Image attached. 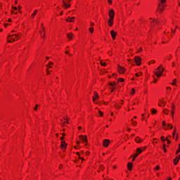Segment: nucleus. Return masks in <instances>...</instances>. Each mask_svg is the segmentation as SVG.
<instances>
[{"instance_id": "nucleus-51", "label": "nucleus", "mask_w": 180, "mask_h": 180, "mask_svg": "<svg viewBox=\"0 0 180 180\" xmlns=\"http://www.w3.org/2000/svg\"><path fill=\"white\" fill-rule=\"evenodd\" d=\"M141 51H143V48L140 47L138 50V53H141Z\"/></svg>"}, {"instance_id": "nucleus-6", "label": "nucleus", "mask_w": 180, "mask_h": 180, "mask_svg": "<svg viewBox=\"0 0 180 180\" xmlns=\"http://www.w3.org/2000/svg\"><path fill=\"white\" fill-rule=\"evenodd\" d=\"M134 61L136 65H141V58H140L139 56H135Z\"/></svg>"}, {"instance_id": "nucleus-7", "label": "nucleus", "mask_w": 180, "mask_h": 180, "mask_svg": "<svg viewBox=\"0 0 180 180\" xmlns=\"http://www.w3.org/2000/svg\"><path fill=\"white\" fill-rule=\"evenodd\" d=\"M146 148H147V146L138 148L136 149V154H138V155H140V154H141L143 151H145Z\"/></svg>"}, {"instance_id": "nucleus-9", "label": "nucleus", "mask_w": 180, "mask_h": 180, "mask_svg": "<svg viewBox=\"0 0 180 180\" xmlns=\"http://www.w3.org/2000/svg\"><path fill=\"white\" fill-rule=\"evenodd\" d=\"M109 19H115V11L113 9H110L108 12Z\"/></svg>"}, {"instance_id": "nucleus-31", "label": "nucleus", "mask_w": 180, "mask_h": 180, "mask_svg": "<svg viewBox=\"0 0 180 180\" xmlns=\"http://www.w3.org/2000/svg\"><path fill=\"white\" fill-rule=\"evenodd\" d=\"M167 123L165 122V121H163L162 122V127H164L165 130H168V127H166Z\"/></svg>"}, {"instance_id": "nucleus-54", "label": "nucleus", "mask_w": 180, "mask_h": 180, "mask_svg": "<svg viewBox=\"0 0 180 180\" xmlns=\"http://www.w3.org/2000/svg\"><path fill=\"white\" fill-rule=\"evenodd\" d=\"M166 140L167 141V144H171V141L169 140H168V138H166Z\"/></svg>"}, {"instance_id": "nucleus-33", "label": "nucleus", "mask_w": 180, "mask_h": 180, "mask_svg": "<svg viewBox=\"0 0 180 180\" xmlns=\"http://www.w3.org/2000/svg\"><path fill=\"white\" fill-rule=\"evenodd\" d=\"M148 65H151V64H155V60H152L148 63Z\"/></svg>"}, {"instance_id": "nucleus-5", "label": "nucleus", "mask_w": 180, "mask_h": 180, "mask_svg": "<svg viewBox=\"0 0 180 180\" xmlns=\"http://www.w3.org/2000/svg\"><path fill=\"white\" fill-rule=\"evenodd\" d=\"M71 2V0H63V7L65 8V9H68L71 5L69 4Z\"/></svg>"}, {"instance_id": "nucleus-43", "label": "nucleus", "mask_w": 180, "mask_h": 180, "mask_svg": "<svg viewBox=\"0 0 180 180\" xmlns=\"http://www.w3.org/2000/svg\"><path fill=\"white\" fill-rule=\"evenodd\" d=\"M118 82H124V79H123V78H119V79H118Z\"/></svg>"}, {"instance_id": "nucleus-58", "label": "nucleus", "mask_w": 180, "mask_h": 180, "mask_svg": "<svg viewBox=\"0 0 180 180\" xmlns=\"http://www.w3.org/2000/svg\"><path fill=\"white\" fill-rule=\"evenodd\" d=\"M62 168H63V165H59V169H62Z\"/></svg>"}, {"instance_id": "nucleus-40", "label": "nucleus", "mask_w": 180, "mask_h": 180, "mask_svg": "<svg viewBox=\"0 0 180 180\" xmlns=\"http://www.w3.org/2000/svg\"><path fill=\"white\" fill-rule=\"evenodd\" d=\"M179 153H180V143L179 144V148L176 151V154H179Z\"/></svg>"}, {"instance_id": "nucleus-44", "label": "nucleus", "mask_w": 180, "mask_h": 180, "mask_svg": "<svg viewBox=\"0 0 180 180\" xmlns=\"http://www.w3.org/2000/svg\"><path fill=\"white\" fill-rule=\"evenodd\" d=\"M160 140H161V141L165 142L167 140V139H165L164 136H161Z\"/></svg>"}, {"instance_id": "nucleus-59", "label": "nucleus", "mask_w": 180, "mask_h": 180, "mask_svg": "<svg viewBox=\"0 0 180 180\" xmlns=\"http://www.w3.org/2000/svg\"><path fill=\"white\" fill-rule=\"evenodd\" d=\"M127 131H131V129H130L129 127H127Z\"/></svg>"}, {"instance_id": "nucleus-49", "label": "nucleus", "mask_w": 180, "mask_h": 180, "mask_svg": "<svg viewBox=\"0 0 180 180\" xmlns=\"http://www.w3.org/2000/svg\"><path fill=\"white\" fill-rule=\"evenodd\" d=\"M98 113H99L100 116H101V117L103 116V112L102 111L98 110Z\"/></svg>"}, {"instance_id": "nucleus-14", "label": "nucleus", "mask_w": 180, "mask_h": 180, "mask_svg": "<svg viewBox=\"0 0 180 180\" xmlns=\"http://www.w3.org/2000/svg\"><path fill=\"white\" fill-rule=\"evenodd\" d=\"M110 34L112 36V40H116V36H117V32H115V30H111Z\"/></svg>"}, {"instance_id": "nucleus-8", "label": "nucleus", "mask_w": 180, "mask_h": 180, "mask_svg": "<svg viewBox=\"0 0 180 180\" xmlns=\"http://www.w3.org/2000/svg\"><path fill=\"white\" fill-rule=\"evenodd\" d=\"M165 34L166 35L165 39L167 40V41H169V39H171V37H172V34H169V31H165Z\"/></svg>"}, {"instance_id": "nucleus-42", "label": "nucleus", "mask_w": 180, "mask_h": 180, "mask_svg": "<svg viewBox=\"0 0 180 180\" xmlns=\"http://www.w3.org/2000/svg\"><path fill=\"white\" fill-rule=\"evenodd\" d=\"M172 85H176V79H173Z\"/></svg>"}, {"instance_id": "nucleus-46", "label": "nucleus", "mask_w": 180, "mask_h": 180, "mask_svg": "<svg viewBox=\"0 0 180 180\" xmlns=\"http://www.w3.org/2000/svg\"><path fill=\"white\" fill-rule=\"evenodd\" d=\"M107 2L109 5H112L113 4V1H112V0H107Z\"/></svg>"}, {"instance_id": "nucleus-61", "label": "nucleus", "mask_w": 180, "mask_h": 180, "mask_svg": "<svg viewBox=\"0 0 180 180\" xmlns=\"http://www.w3.org/2000/svg\"><path fill=\"white\" fill-rule=\"evenodd\" d=\"M153 83H154V84H157V79H154Z\"/></svg>"}, {"instance_id": "nucleus-4", "label": "nucleus", "mask_w": 180, "mask_h": 180, "mask_svg": "<svg viewBox=\"0 0 180 180\" xmlns=\"http://www.w3.org/2000/svg\"><path fill=\"white\" fill-rule=\"evenodd\" d=\"M41 30L40 31V36L41 37H46V28L44 27V25H43V23L41 25Z\"/></svg>"}, {"instance_id": "nucleus-48", "label": "nucleus", "mask_w": 180, "mask_h": 180, "mask_svg": "<svg viewBox=\"0 0 180 180\" xmlns=\"http://www.w3.org/2000/svg\"><path fill=\"white\" fill-rule=\"evenodd\" d=\"M37 108H39V105L36 104L34 108V110H37Z\"/></svg>"}, {"instance_id": "nucleus-39", "label": "nucleus", "mask_w": 180, "mask_h": 180, "mask_svg": "<svg viewBox=\"0 0 180 180\" xmlns=\"http://www.w3.org/2000/svg\"><path fill=\"white\" fill-rule=\"evenodd\" d=\"M101 65L103 66V67H106V63L105 62H103V61H101Z\"/></svg>"}, {"instance_id": "nucleus-24", "label": "nucleus", "mask_w": 180, "mask_h": 180, "mask_svg": "<svg viewBox=\"0 0 180 180\" xmlns=\"http://www.w3.org/2000/svg\"><path fill=\"white\" fill-rule=\"evenodd\" d=\"M136 143H143V139H141L140 137L137 136L135 138Z\"/></svg>"}, {"instance_id": "nucleus-55", "label": "nucleus", "mask_w": 180, "mask_h": 180, "mask_svg": "<svg viewBox=\"0 0 180 180\" xmlns=\"http://www.w3.org/2000/svg\"><path fill=\"white\" fill-rule=\"evenodd\" d=\"M109 85H110V86H113V85H115V83L110 82V83H109Z\"/></svg>"}, {"instance_id": "nucleus-62", "label": "nucleus", "mask_w": 180, "mask_h": 180, "mask_svg": "<svg viewBox=\"0 0 180 180\" xmlns=\"http://www.w3.org/2000/svg\"><path fill=\"white\" fill-rule=\"evenodd\" d=\"M172 67H175V62L172 63Z\"/></svg>"}, {"instance_id": "nucleus-3", "label": "nucleus", "mask_w": 180, "mask_h": 180, "mask_svg": "<svg viewBox=\"0 0 180 180\" xmlns=\"http://www.w3.org/2000/svg\"><path fill=\"white\" fill-rule=\"evenodd\" d=\"M11 36L13 37V40L14 41H16L19 40L20 39V37H22V34L21 33L11 34Z\"/></svg>"}, {"instance_id": "nucleus-50", "label": "nucleus", "mask_w": 180, "mask_h": 180, "mask_svg": "<svg viewBox=\"0 0 180 180\" xmlns=\"http://www.w3.org/2000/svg\"><path fill=\"white\" fill-rule=\"evenodd\" d=\"M155 169H156V171H160V165H157L155 167Z\"/></svg>"}, {"instance_id": "nucleus-21", "label": "nucleus", "mask_w": 180, "mask_h": 180, "mask_svg": "<svg viewBox=\"0 0 180 180\" xmlns=\"http://www.w3.org/2000/svg\"><path fill=\"white\" fill-rule=\"evenodd\" d=\"M158 23H160V20H153L151 22V26L154 27V26H155V25H158Z\"/></svg>"}, {"instance_id": "nucleus-16", "label": "nucleus", "mask_w": 180, "mask_h": 180, "mask_svg": "<svg viewBox=\"0 0 180 180\" xmlns=\"http://www.w3.org/2000/svg\"><path fill=\"white\" fill-rule=\"evenodd\" d=\"M60 148L63 150H67V143H65V141H61Z\"/></svg>"}, {"instance_id": "nucleus-13", "label": "nucleus", "mask_w": 180, "mask_h": 180, "mask_svg": "<svg viewBox=\"0 0 180 180\" xmlns=\"http://www.w3.org/2000/svg\"><path fill=\"white\" fill-rule=\"evenodd\" d=\"M79 138L82 139V140H83L84 143H85V146H86V144L88 143V139L86 138V135H80Z\"/></svg>"}, {"instance_id": "nucleus-37", "label": "nucleus", "mask_w": 180, "mask_h": 180, "mask_svg": "<svg viewBox=\"0 0 180 180\" xmlns=\"http://www.w3.org/2000/svg\"><path fill=\"white\" fill-rule=\"evenodd\" d=\"M165 147H167V145H165V143H164L163 144V151H164V153H167V148H165Z\"/></svg>"}, {"instance_id": "nucleus-25", "label": "nucleus", "mask_w": 180, "mask_h": 180, "mask_svg": "<svg viewBox=\"0 0 180 180\" xmlns=\"http://www.w3.org/2000/svg\"><path fill=\"white\" fill-rule=\"evenodd\" d=\"M37 10L34 11L33 13L31 15V19H34V16L37 15Z\"/></svg>"}, {"instance_id": "nucleus-26", "label": "nucleus", "mask_w": 180, "mask_h": 180, "mask_svg": "<svg viewBox=\"0 0 180 180\" xmlns=\"http://www.w3.org/2000/svg\"><path fill=\"white\" fill-rule=\"evenodd\" d=\"M171 113L172 116H174V114L175 113V105L174 104L172 105Z\"/></svg>"}, {"instance_id": "nucleus-56", "label": "nucleus", "mask_w": 180, "mask_h": 180, "mask_svg": "<svg viewBox=\"0 0 180 180\" xmlns=\"http://www.w3.org/2000/svg\"><path fill=\"white\" fill-rule=\"evenodd\" d=\"M12 8L14 9V11H18V8L17 7L13 6Z\"/></svg>"}, {"instance_id": "nucleus-29", "label": "nucleus", "mask_w": 180, "mask_h": 180, "mask_svg": "<svg viewBox=\"0 0 180 180\" xmlns=\"http://www.w3.org/2000/svg\"><path fill=\"white\" fill-rule=\"evenodd\" d=\"M103 169H105V167H103V165H100L98 168V172H100L101 171H103Z\"/></svg>"}, {"instance_id": "nucleus-10", "label": "nucleus", "mask_w": 180, "mask_h": 180, "mask_svg": "<svg viewBox=\"0 0 180 180\" xmlns=\"http://www.w3.org/2000/svg\"><path fill=\"white\" fill-rule=\"evenodd\" d=\"M118 72H119V74H124V72H126V68L120 65H118Z\"/></svg>"}, {"instance_id": "nucleus-17", "label": "nucleus", "mask_w": 180, "mask_h": 180, "mask_svg": "<svg viewBox=\"0 0 180 180\" xmlns=\"http://www.w3.org/2000/svg\"><path fill=\"white\" fill-rule=\"evenodd\" d=\"M110 143V141L109 139H105L103 142V147H109Z\"/></svg>"}, {"instance_id": "nucleus-36", "label": "nucleus", "mask_w": 180, "mask_h": 180, "mask_svg": "<svg viewBox=\"0 0 180 180\" xmlns=\"http://www.w3.org/2000/svg\"><path fill=\"white\" fill-rule=\"evenodd\" d=\"M152 115H157V110H155V108L152 109Z\"/></svg>"}, {"instance_id": "nucleus-47", "label": "nucleus", "mask_w": 180, "mask_h": 180, "mask_svg": "<svg viewBox=\"0 0 180 180\" xmlns=\"http://www.w3.org/2000/svg\"><path fill=\"white\" fill-rule=\"evenodd\" d=\"M175 133H176V129H174V131L172 133L173 137H175Z\"/></svg>"}, {"instance_id": "nucleus-34", "label": "nucleus", "mask_w": 180, "mask_h": 180, "mask_svg": "<svg viewBox=\"0 0 180 180\" xmlns=\"http://www.w3.org/2000/svg\"><path fill=\"white\" fill-rule=\"evenodd\" d=\"M163 113L165 115H169V110H168L167 109H165V110H163Z\"/></svg>"}, {"instance_id": "nucleus-53", "label": "nucleus", "mask_w": 180, "mask_h": 180, "mask_svg": "<svg viewBox=\"0 0 180 180\" xmlns=\"http://www.w3.org/2000/svg\"><path fill=\"white\" fill-rule=\"evenodd\" d=\"M46 75H50V70L49 69H46Z\"/></svg>"}, {"instance_id": "nucleus-19", "label": "nucleus", "mask_w": 180, "mask_h": 180, "mask_svg": "<svg viewBox=\"0 0 180 180\" xmlns=\"http://www.w3.org/2000/svg\"><path fill=\"white\" fill-rule=\"evenodd\" d=\"M115 18H109L108 19V25L110 27H112V26H113V20Z\"/></svg>"}, {"instance_id": "nucleus-22", "label": "nucleus", "mask_w": 180, "mask_h": 180, "mask_svg": "<svg viewBox=\"0 0 180 180\" xmlns=\"http://www.w3.org/2000/svg\"><path fill=\"white\" fill-rule=\"evenodd\" d=\"M75 20V17H68L66 19V22H74Z\"/></svg>"}, {"instance_id": "nucleus-1", "label": "nucleus", "mask_w": 180, "mask_h": 180, "mask_svg": "<svg viewBox=\"0 0 180 180\" xmlns=\"http://www.w3.org/2000/svg\"><path fill=\"white\" fill-rule=\"evenodd\" d=\"M164 68L162 67V65H160L158 68L156 69V71L155 72V74L157 77V78H160L162 75V72H164Z\"/></svg>"}, {"instance_id": "nucleus-27", "label": "nucleus", "mask_w": 180, "mask_h": 180, "mask_svg": "<svg viewBox=\"0 0 180 180\" xmlns=\"http://www.w3.org/2000/svg\"><path fill=\"white\" fill-rule=\"evenodd\" d=\"M53 62L50 61V62L49 63V64L46 65V68H51L53 67Z\"/></svg>"}, {"instance_id": "nucleus-20", "label": "nucleus", "mask_w": 180, "mask_h": 180, "mask_svg": "<svg viewBox=\"0 0 180 180\" xmlns=\"http://www.w3.org/2000/svg\"><path fill=\"white\" fill-rule=\"evenodd\" d=\"M67 37H68V39H69V40H72V39L74 37V34H72V32L68 33Z\"/></svg>"}, {"instance_id": "nucleus-11", "label": "nucleus", "mask_w": 180, "mask_h": 180, "mask_svg": "<svg viewBox=\"0 0 180 180\" xmlns=\"http://www.w3.org/2000/svg\"><path fill=\"white\" fill-rule=\"evenodd\" d=\"M94 96L93 97V102H94V103H98V102H96L98 98H99V95L98 94V92L94 91Z\"/></svg>"}, {"instance_id": "nucleus-60", "label": "nucleus", "mask_w": 180, "mask_h": 180, "mask_svg": "<svg viewBox=\"0 0 180 180\" xmlns=\"http://www.w3.org/2000/svg\"><path fill=\"white\" fill-rule=\"evenodd\" d=\"M89 154H90L89 151L86 152V155H89Z\"/></svg>"}, {"instance_id": "nucleus-52", "label": "nucleus", "mask_w": 180, "mask_h": 180, "mask_svg": "<svg viewBox=\"0 0 180 180\" xmlns=\"http://www.w3.org/2000/svg\"><path fill=\"white\" fill-rule=\"evenodd\" d=\"M90 26H91V27H94V26H95V23L91 22H90Z\"/></svg>"}, {"instance_id": "nucleus-12", "label": "nucleus", "mask_w": 180, "mask_h": 180, "mask_svg": "<svg viewBox=\"0 0 180 180\" xmlns=\"http://www.w3.org/2000/svg\"><path fill=\"white\" fill-rule=\"evenodd\" d=\"M166 104H167V102L164 101V98H161L160 100H159L158 106H160V107L165 106Z\"/></svg>"}, {"instance_id": "nucleus-15", "label": "nucleus", "mask_w": 180, "mask_h": 180, "mask_svg": "<svg viewBox=\"0 0 180 180\" xmlns=\"http://www.w3.org/2000/svg\"><path fill=\"white\" fill-rule=\"evenodd\" d=\"M179 159H180V155L176 156V158L173 160L174 165H178V162H179Z\"/></svg>"}, {"instance_id": "nucleus-35", "label": "nucleus", "mask_w": 180, "mask_h": 180, "mask_svg": "<svg viewBox=\"0 0 180 180\" xmlns=\"http://www.w3.org/2000/svg\"><path fill=\"white\" fill-rule=\"evenodd\" d=\"M143 75V73L141 72H139V73L135 74V77H141Z\"/></svg>"}, {"instance_id": "nucleus-64", "label": "nucleus", "mask_w": 180, "mask_h": 180, "mask_svg": "<svg viewBox=\"0 0 180 180\" xmlns=\"http://www.w3.org/2000/svg\"><path fill=\"white\" fill-rule=\"evenodd\" d=\"M113 91H115V88H112V89H111V93H112Z\"/></svg>"}, {"instance_id": "nucleus-41", "label": "nucleus", "mask_w": 180, "mask_h": 180, "mask_svg": "<svg viewBox=\"0 0 180 180\" xmlns=\"http://www.w3.org/2000/svg\"><path fill=\"white\" fill-rule=\"evenodd\" d=\"M89 31L90 32V33H94V27H89Z\"/></svg>"}, {"instance_id": "nucleus-2", "label": "nucleus", "mask_w": 180, "mask_h": 180, "mask_svg": "<svg viewBox=\"0 0 180 180\" xmlns=\"http://www.w3.org/2000/svg\"><path fill=\"white\" fill-rule=\"evenodd\" d=\"M167 2V0H160V3L158 5V9L160 11V12H162L164 9L165 8V3Z\"/></svg>"}, {"instance_id": "nucleus-18", "label": "nucleus", "mask_w": 180, "mask_h": 180, "mask_svg": "<svg viewBox=\"0 0 180 180\" xmlns=\"http://www.w3.org/2000/svg\"><path fill=\"white\" fill-rule=\"evenodd\" d=\"M7 41L8 43H13L14 41H13V37H12V34H11L7 37Z\"/></svg>"}, {"instance_id": "nucleus-63", "label": "nucleus", "mask_w": 180, "mask_h": 180, "mask_svg": "<svg viewBox=\"0 0 180 180\" xmlns=\"http://www.w3.org/2000/svg\"><path fill=\"white\" fill-rule=\"evenodd\" d=\"M60 140L63 141V140H64V136L60 137Z\"/></svg>"}, {"instance_id": "nucleus-32", "label": "nucleus", "mask_w": 180, "mask_h": 180, "mask_svg": "<svg viewBox=\"0 0 180 180\" xmlns=\"http://www.w3.org/2000/svg\"><path fill=\"white\" fill-rule=\"evenodd\" d=\"M137 157H139V154L137 153H135L133 156V158H132V161H135L136 160V158H137Z\"/></svg>"}, {"instance_id": "nucleus-23", "label": "nucleus", "mask_w": 180, "mask_h": 180, "mask_svg": "<svg viewBox=\"0 0 180 180\" xmlns=\"http://www.w3.org/2000/svg\"><path fill=\"white\" fill-rule=\"evenodd\" d=\"M127 168L129 171H131V169H133V163L129 162L127 164Z\"/></svg>"}, {"instance_id": "nucleus-38", "label": "nucleus", "mask_w": 180, "mask_h": 180, "mask_svg": "<svg viewBox=\"0 0 180 180\" xmlns=\"http://www.w3.org/2000/svg\"><path fill=\"white\" fill-rule=\"evenodd\" d=\"M134 94H136V90L134 89V88H132L131 91V94L134 95Z\"/></svg>"}, {"instance_id": "nucleus-45", "label": "nucleus", "mask_w": 180, "mask_h": 180, "mask_svg": "<svg viewBox=\"0 0 180 180\" xmlns=\"http://www.w3.org/2000/svg\"><path fill=\"white\" fill-rule=\"evenodd\" d=\"M167 127V129H168V127H169L170 129H173L172 124H168L167 127Z\"/></svg>"}, {"instance_id": "nucleus-57", "label": "nucleus", "mask_w": 180, "mask_h": 180, "mask_svg": "<svg viewBox=\"0 0 180 180\" xmlns=\"http://www.w3.org/2000/svg\"><path fill=\"white\" fill-rule=\"evenodd\" d=\"M120 105H124V102L123 101V100H121Z\"/></svg>"}, {"instance_id": "nucleus-30", "label": "nucleus", "mask_w": 180, "mask_h": 180, "mask_svg": "<svg viewBox=\"0 0 180 180\" xmlns=\"http://www.w3.org/2000/svg\"><path fill=\"white\" fill-rule=\"evenodd\" d=\"M115 109H122V105H120V104L115 103Z\"/></svg>"}, {"instance_id": "nucleus-28", "label": "nucleus", "mask_w": 180, "mask_h": 180, "mask_svg": "<svg viewBox=\"0 0 180 180\" xmlns=\"http://www.w3.org/2000/svg\"><path fill=\"white\" fill-rule=\"evenodd\" d=\"M131 124H132V126H134V127L137 126V121H134V120L132 119L131 120Z\"/></svg>"}]
</instances>
